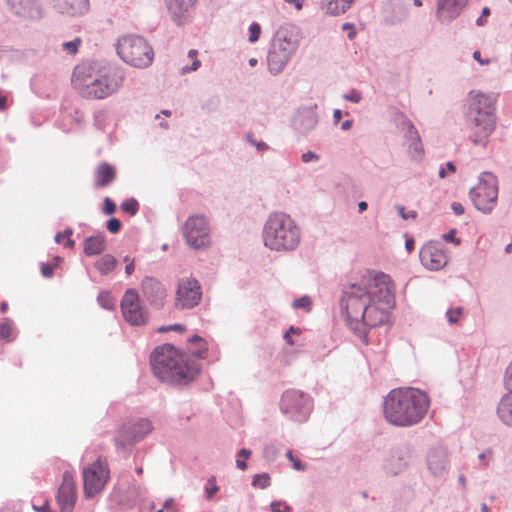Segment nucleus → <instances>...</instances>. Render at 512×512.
<instances>
[{
    "label": "nucleus",
    "mask_w": 512,
    "mask_h": 512,
    "mask_svg": "<svg viewBox=\"0 0 512 512\" xmlns=\"http://www.w3.org/2000/svg\"><path fill=\"white\" fill-rule=\"evenodd\" d=\"M394 302L389 276L367 272L358 281L343 286L340 307L348 328L367 345L368 330L388 321Z\"/></svg>",
    "instance_id": "f257e3e1"
},
{
    "label": "nucleus",
    "mask_w": 512,
    "mask_h": 512,
    "mask_svg": "<svg viewBox=\"0 0 512 512\" xmlns=\"http://www.w3.org/2000/svg\"><path fill=\"white\" fill-rule=\"evenodd\" d=\"M151 370L161 382L171 386H185L200 372L197 360L183 355L171 344L156 347L150 356Z\"/></svg>",
    "instance_id": "f03ea898"
},
{
    "label": "nucleus",
    "mask_w": 512,
    "mask_h": 512,
    "mask_svg": "<svg viewBox=\"0 0 512 512\" xmlns=\"http://www.w3.org/2000/svg\"><path fill=\"white\" fill-rule=\"evenodd\" d=\"M429 398L412 387L391 390L383 400L385 420L397 427H409L419 423L427 413Z\"/></svg>",
    "instance_id": "7ed1b4c3"
},
{
    "label": "nucleus",
    "mask_w": 512,
    "mask_h": 512,
    "mask_svg": "<svg viewBox=\"0 0 512 512\" xmlns=\"http://www.w3.org/2000/svg\"><path fill=\"white\" fill-rule=\"evenodd\" d=\"M496 96L480 91H470L463 105L465 127L469 140L475 146L485 147L496 125Z\"/></svg>",
    "instance_id": "20e7f679"
},
{
    "label": "nucleus",
    "mask_w": 512,
    "mask_h": 512,
    "mask_svg": "<svg viewBox=\"0 0 512 512\" xmlns=\"http://www.w3.org/2000/svg\"><path fill=\"white\" fill-rule=\"evenodd\" d=\"M124 78V73L117 68L97 71L92 66H77L72 75V83L83 96L103 99L115 93Z\"/></svg>",
    "instance_id": "39448f33"
},
{
    "label": "nucleus",
    "mask_w": 512,
    "mask_h": 512,
    "mask_svg": "<svg viewBox=\"0 0 512 512\" xmlns=\"http://www.w3.org/2000/svg\"><path fill=\"white\" fill-rule=\"evenodd\" d=\"M262 240L264 246L271 251L293 252L300 245L301 229L289 214L273 212L263 225Z\"/></svg>",
    "instance_id": "423d86ee"
},
{
    "label": "nucleus",
    "mask_w": 512,
    "mask_h": 512,
    "mask_svg": "<svg viewBox=\"0 0 512 512\" xmlns=\"http://www.w3.org/2000/svg\"><path fill=\"white\" fill-rule=\"evenodd\" d=\"M299 43V30L295 25L285 23L276 30L267 55L268 70L272 75H278L284 70Z\"/></svg>",
    "instance_id": "0eeeda50"
},
{
    "label": "nucleus",
    "mask_w": 512,
    "mask_h": 512,
    "mask_svg": "<svg viewBox=\"0 0 512 512\" xmlns=\"http://www.w3.org/2000/svg\"><path fill=\"white\" fill-rule=\"evenodd\" d=\"M118 56L127 64L136 68L149 67L154 59V51L147 40L139 35H124L117 41Z\"/></svg>",
    "instance_id": "6e6552de"
},
{
    "label": "nucleus",
    "mask_w": 512,
    "mask_h": 512,
    "mask_svg": "<svg viewBox=\"0 0 512 512\" xmlns=\"http://www.w3.org/2000/svg\"><path fill=\"white\" fill-rule=\"evenodd\" d=\"M475 208L484 214H490L498 200V179L491 172H483L478 184L469 191Z\"/></svg>",
    "instance_id": "1a4fd4ad"
},
{
    "label": "nucleus",
    "mask_w": 512,
    "mask_h": 512,
    "mask_svg": "<svg viewBox=\"0 0 512 512\" xmlns=\"http://www.w3.org/2000/svg\"><path fill=\"white\" fill-rule=\"evenodd\" d=\"M210 232L208 220L200 214L188 217L182 227V234L187 245L195 250L210 247L212 243Z\"/></svg>",
    "instance_id": "9d476101"
},
{
    "label": "nucleus",
    "mask_w": 512,
    "mask_h": 512,
    "mask_svg": "<svg viewBox=\"0 0 512 512\" xmlns=\"http://www.w3.org/2000/svg\"><path fill=\"white\" fill-rule=\"evenodd\" d=\"M312 399L308 394L299 390L285 391L281 398L280 408L291 420L305 422L312 410Z\"/></svg>",
    "instance_id": "9b49d317"
},
{
    "label": "nucleus",
    "mask_w": 512,
    "mask_h": 512,
    "mask_svg": "<svg viewBox=\"0 0 512 512\" xmlns=\"http://www.w3.org/2000/svg\"><path fill=\"white\" fill-rule=\"evenodd\" d=\"M202 298V289L199 281L193 277L178 280L176 289L175 307L177 309H192Z\"/></svg>",
    "instance_id": "f8f14e48"
},
{
    "label": "nucleus",
    "mask_w": 512,
    "mask_h": 512,
    "mask_svg": "<svg viewBox=\"0 0 512 512\" xmlns=\"http://www.w3.org/2000/svg\"><path fill=\"white\" fill-rule=\"evenodd\" d=\"M152 429V423L147 418H140L132 424L123 425L114 439L115 445L126 449L142 440Z\"/></svg>",
    "instance_id": "ddd939ff"
},
{
    "label": "nucleus",
    "mask_w": 512,
    "mask_h": 512,
    "mask_svg": "<svg viewBox=\"0 0 512 512\" xmlns=\"http://www.w3.org/2000/svg\"><path fill=\"white\" fill-rule=\"evenodd\" d=\"M124 319L134 326L146 324L148 320L147 311L140 304L139 294L135 289H127L120 303Z\"/></svg>",
    "instance_id": "4468645a"
},
{
    "label": "nucleus",
    "mask_w": 512,
    "mask_h": 512,
    "mask_svg": "<svg viewBox=\"0 0 512 512\" xmlns=\"http://www.w3.org/2000/svg\"><path fill=\"white\" fill-rule=\"evenodd\" d=\"M109 478L107 464L97 459L89 467L83 469L84 492L88 497L101 491Z\"/></svg>",
    "instance_id": "2eb2a0df"
},
{
    "label": "nucleus",
    "mask_w": 512,
    "mask_h": 512,
    "mask_svg": "<svg viewBox=\"0 0 512 512\" xmlns=\"http://www.w3.org/2000/svg\"><path fill=\"white\" fill-rule=\"evenodd\" d=\"M421 264L431 271H438L448 262L446 251L441 243L428 242L419 252Z\"/></svg>",
    "instance_id": "dca6fc26"
},
{
    "label": "nucleus",
    "mask_w": 512,
    "mask_h": 512,
    "mask_svg": "<svg viewBox=\"0 0 512 512\" xmlns=\"http://www.w3.org/2000/svg\"><path fill=\"white\" fill-rule=\"evenodd\" d=\"M9 12L25 21H38L44 11L40 0H6Z\"/></svg>",
    "instance_id": "f3484780"
},
{
    "label": "nucleus",
    "mask_w": 512,
    "mask_h": 512,
    "mask_svg": "<svg viewBox=\"0 0 512 512\" xmlns=\"http://www.w3.org/2000/svg\"><path fill=\"white\" fill-rule=\"evenodd\" d=\"M199 0H164L170 20L178 27L188 23Z\"/></svg>",
    "instance_id": "a211bd4d"
},
{
    "label": "nucleus",
    "mask_w": 512,
    "mask_h": 512,
    "mask_svg": "<svg viewBox=\"0 0 512 512\" xmlns=\"http://www.w3.org/2000/svg\"><path fill=\"white\" fill-rule=\"evenodd\" d=\"M469 0H436L435 16L443 25L451 24L468 5Z\"/></svg>",
    "instance_id": "6ab92c4d"
},
{
    "label": "nucleus",
    "mask_w": 512,
    "mask_h": 512,
    "mask_svg": "<svg viewBox=\"0 0 512 512\" xmlns=\"http://www.w3.org/2000/svg\"><path fill=\"white\" fill-rule=\"evenodd\" d=\"M426 465L434 478H443L449 467L446 448L441 445L433 446L427 453Z\"/></svg>",
    "instance_id": "aec40b11"
},
{
    "label": "nucleus",
    "mask_w": 512,
    "mask_h": 512,
    "mask_svg": "<svg viewBox=\"0 0 512 512\" xmlns=\"http://www.w3.org/2000/svg\"><path fill=\"white\" fill-rule=\"evenodd\" d=\"M141 289L146 300L153 307L160 309L164 306L166 289L156 278L146 276L141 282Z\"/></svg>",
    "instance_id": "412c9836"
},
{
    "label": "nucleus",
    "mask_w": 512,
    "mask_h": 512,
    "mask_svg": "<svg viewBox=\"0 0 512 512\" xmlns=\"http://www.w3.org/2000/svg\"><path fill=\"white\" fill-rule=\"evenodd\" d=\"M318 123V116L314 107H301L293 116V129L300 135L310 133Z\"/></svg>",
    "instance_id": "4be33fe9"
},
{
    "label": "nucleus",
    "mask_w": 512,
    "mask_h": 512,
    "mask_svg": "<svg viewBox=\"0 0 512 512\" xmlns=\"http://www.w3.org/2000/svg\"><path fill=\"white\" fill-rule=\"evenodd\" d=\"M76 501L73 475L69 471L63 473V482L59 487L57 502L61 512H71Z\"/></svg>",
    "instance_id": "5701e85b"
},
{
    "label": "nucleus",
    "mask_w": 512,
    "mask_h": 512,
    "mask_svg": "<svg viewBox=\"0 0 512 512\" xmlns=\"http://www.w3.org/2000/svg\"><path fill=\"white\" fill-rule=\"evenodd\" d=\"M53 8L64 15L79 16L89 9V0H51Z\"/></svg>",
    "instance_id": "b1692460"
},
{
    "label": "nucleus",
    "mask_w": 512,
    "mask_h": 512,
    "mask_svg": "<svg viewBox=\"0 0 512 512\" xmlns=\"http://www.w3.org/2000/svg\"><path fill=\"white\" fill-rule=\"evenodd\" d=\"M409 452L404 448H397L391 452L384 462V469L391 475H397L408 464Z\"/></svg>",
    "instance_id": "393cba45"
},
{
    "label": "nucleus",
    "mask_w": 512,
    "mask_h": 512,
    "mask_svg": "<svg viewBox=\"0 0 512 512\" xmlns=\"http://www.w3.org/2000/svg\"><path fill=\"white\" fill-rule=\"evenodd\" d=\"M116 177V171L114 166L106 162L100 163L94 172V185L96 188H102L109 186Z\"/></svg>",
    "instance_id": "a878e982"
},
{
    "label": "nucleus",
    "mask_w": 512,
    "mask_h": 512,
    "mask_svg": "<svg viewBox=\"0 0 512 512\" xmlns=\"http://www.w3.org/2000/svg\"><path fill=\"white\" fill-rule=\"evenodd\" d=\"M497 416L506 426L512 427V393L504 394L497 406Z\"/></svg>",
    "instance_id": "bb28decb"
},
{
    "label": "nucleus",
    "mask_w": 512,
    "mask_h": 512,
    "mask_svg": "<svg viewBox=\"0 0 512 512\" xmlns=\"http://www.w3.org/2000/svg\"><path fill=\"white\" fill-rule=\"evenodd\" d=\"M106 249V240L104 235L98 234L89 236L85 239L83 251L86 256H94L101 254Z\"/></svg>",
    "instance_id": "cd10ccee"
},
{
    "label": "nucleus",
    "mask_w": 512,
    "mask_h": 512,
    "mask_svg": "<svg viewBox=\"0 0 512 512\" xmlns=\"http://www.w3.org/2000/svg\"><path fill=\"white\" fill-rule=\"evenodd\" d=\"M354 2L355 0H321L326 13L333 16L344 14Z\"/></svg>",
    "instance_id": "c85d7f7f"
},
{
    "label": "nucleus",
    "mask_w": 512,
    "mask_h": 512,
    "mask_svg": "<svg viewBox=\"0 0 512 512\" xmlns=\"http://www.w3.org/2000/svg\"><path fill=\"white\" fill-rule=\"evenodd\" d=\"M117 265V259L111 254H105L95 262V268L102 274L112 272Z\"/></svg>",
    "instance_id": "c756f323"
},
{
    "label": "nucleus",
    "mask_w": 512,
    "mask_h": 512,
    "mask_svg": "<svg viewBox=\"0 0 512 512\" xmlns=\"http://www.w3.org/2000/svg\"><path fill=\"white\" fill-rule=\"evenodd\" d=\"M16 337V330L13 321L10 318L0 319V338L6 341H12Z\"/></svg>",
    "instance_id": "7c9ffc66"
},
{
    "label": "nucleus",
    "mask_w": 512,
    "mask_h": 512,
    "mask_svg": "<svg viewBox=\"0 0 512 512\" xmlns=\"http://www.w3.org/2000/svg\"><path fill=\"white\" fill-rule=\"evenodd\" d=\"M98 304L107 310H113L115 308V300L108 291H101L97 297Z\"/></svg>",
    "instance_id": "2f4dec72"
},
{
    "label": "nucleus",
    "mask_w": 512,
    "mask_h": 512,
    "mask_svg": "<svg viewBox=\"0 0 512 512\" xmlns=\"http://www.w3.org/2000/svg\"><path fill=\"white\" fill-rule=\"evenodd\" d=\"M188 342L191 345H199L200 348L198 350H191V354L196 357H203L204 353L207 351L206 343L204 339L198 335H193L188 339Z\"/></svg>",
    "instance_id": "473e14b6"
},
{
    "label": "nucleus",
    "mask_w": 512,
    "mask_h": 512,
    "mask_svg": "<svg viewBox=\"0 0 512 512\" xmlns=\"http://www.w3.org/2000/svg\"><path fill=\"white\" fill-rule=\"evenodd\" d=\"M403 128L405 129V137L410 141L412 139L418 140V137H420L416 127L414 124L408 119L404 118L402 121Z\"/></svg>",
    "instance_id": "72a5a7b5"
},
{
    "label": "nucleus",
    "mask_w": 512,
    "mask_h": 512,
    "mask_svg": "<svg viewBox=\"0 0 512 512\" xmlns=\"http://www.w3.org/2000/svg\"><path fill=\"white\" fill-rule=\"evenodd\" d=\"M252 452L249 449L242 448L237 452L236 467L245 471L247 469L246 460L251 456Z\"/></svg>",
    "instance_id": "f704fd0d"
},
{
    "label": "nucleus",
    "mask_w": 512,
    "mask_h": 512,
    "mask_svg": "<svg viewBox=\"0 0 512 512\" xmlns=\"http://www.w3.org/2000/svg\"><path fill=\"white\" fill-rule=\"evenodd\" d=\"M270 476L268 473L256 474L252 479V486L265 489L270 486Z\"/></svg>",
    "instance_id": "c9c22d12"
},
{
    "label": "nucleus",
    "mask_w": 512,
    "mask_h": 512,
    "mask_svg": "<svg viewBox=\"0 0 512 512\" xmlns=\"http://www.w3.org/2000/svg\"><path fill=\"white\" fill-rule=\"evenodd\" d=\"M121 209L130 214L131 216H134L137 214L139 210V203L136 199L130 198L121 203Z\"/></svg>",
    "instance_id": "e433bc0d"
},
{
    "label": "nucleus",
    "mask_w": 512,
    "mask_h": 512,
    "mask_svg": "<svg viewBox=\"0 0 512 512\" xmlns=\"http://www.w3.org/2000/svg\"><path fill=\"white\" fill-rule=\"evenodd\" d=\"M82 40L77 37L73 39L72 41H65L61 44V48L63 51H65L67 54L74 55L78 52V48L81 45Z\"/></svg>",
    "instance_id": "4c0bfd02"
},
{
    "label": "nucleus",
    "mask_w": 512,
    "mask_h": 512,
    "mask_svg": "<svg viewBox=\"0 0 512 512\" xmlns=\"http://www.w3.org/2000/svg\"><path fill=\"white\" fill-rule=\"evenodd\" d=\"M409 152L412 154V157L417 159V158H421L422 154H423V146H422V142H421V138L418 137V140H410V143H409Z\"/></svg>",
    "instance_id": "58836bf2"
},
{
    "label": "nucleus",
    "mask_w": 512,
    "mask_h": 512,
    "mask_svg": "<svg viewBox=\"0 0 512 512\" xmlns=\"http://www.w3.org/2000/svg\"><path fill=\"white\" fill-rule=\"evenodd\" d=\"M462 307L450 308L446 311V317L449 324H457L460 317L463 315Z\"/></svg>",
    "instance_id": "ea45409f"
},
{
    "label": "nucleus",
    "mask_w": 512,
    "mask_h": 512,
    "mask_svg": "<svg viewBox=\"0 0 512 512\" xmlns=\"http://www.w3.org/2000/svg\"><path fill=\"white\" fill-rule=\"evenodd\" d=\"M208 486L205 488L206 498L211 500L213 495L219 491V486L216 484V477L211 476L207 481Z\"/></svg>",
    "instance_id": "a19ab883"
},
{
    "label": "nucleus",
    "mask_w": 512,
    "mask_h": 512,
    "mask_svg": "<svg viewBox=\"0 0 512 512\" xmlns=\"http://www.w3.org/2000/svg\"><path fill=\"white\" fill-rule=\"evenodd\" d=\"M278 448L274 444H268L264 447L263 456L266 460L274 461L278 456Z\"/></svg>",
    "instance_id": "79ce46f5"
},
{
    "label": "nucleus",
    "mask_w": 512,
    "mask_h": 512,
    "mask_svg": "<svg viewBox=\"0 0 512 512\" xmlns=\"http://www.w3.org/2000/svg\"><path fill=\"white\" fill-rule=\"evenodd\" d=\"M503 384L505 389L512 393V361L509 363L505 370Z\"/></svg>",
    "instance_id": "37998d69"
},
{
    "label": "nucleus",
    "mask_w": 512,
    "mask_h": 512,
    "mask_svg": "<svg viewBox=\"0 0 512 512\" xmlns=\"http://www.w3.org/2000/svg\"><path fill=\"white\" fill-rule=\"evenodd\" d=\"M286 457L289 461L292 462L293 468L296 471H304L306 469V464H304L302 461L294 458L292 450H288L286 452Z\"/></svg>",
    "instance_id": "c03bdc74"
},
{
    "label": "nucleus",
    "mask_w": 512,
    "mask_h": 512,
    "mask_svg": "<svg viewBox=\"0 0 512 512\" xmlns=\"http://www.w3.org/2000/svg\"><path fill=\"white\" fill-rule=\"evenodd\" d=\"M260 33H261L260 25L258 23L253 22L249 26V41L251 43H255L259 39Z\"/></svg>",
    "instance_id": "a18cd8bd"
},
{
    "label": "nucleus",
    "mask_w": 512,
    "mask_h": 512,
    "mask_svg": "<svg viewBox=\"0 0 512 512\" xmlns=\"http://www.w3.org/2000/svg\"><path fill=\"white\" fill-rule=\"evenodd\" d=\"M271 512H290L291 507L287 505L285 502L281 501H272L270 504Z\"/></svg>",
    "instance_id": "49530a36"
},
{
    "label": "nucleus",
    "mask_w": 512,
    "mask_h": 512,
    "mask_svg": "<svg viewBox=\"0 0 512 512\" xmlns=\"http://www.w3.org/2000/svg\"><path fill=\"white\" fill-rule=\"evenodd\" d=\"M121 226V221L117 218H110L106 224L107 230L111 233H118L121 229Z\"/></svg>",
    "instance_id": "de8ad7c7"
},
{
    "label": "nucleus",
    "mask_w": 512,
    "mask_h": 512,
    "mask_svg": "<svg viewBox=\"0 0 512 512\" xmlns=\"http://www.w3.org/2000/svg\"><path fill=\"white\" fill-rule=\"evenodd\" d=\"M311 305V300L308 296H303L301 298H297L293 301V308L299 309V308H306L308 309Z\"/></svg>",
    "instance_id": "09e8293b"
},
{
    "label": "nucleus",
    "mask_w": 512,
    "mask_h": 512,
    "mask_svg": "<svg viewBox=\"0 0 512 512\" xmlns=\"http://www.w3.org/2000/svg\"><path fill=\"white\" fill-rule=\"evenodd\" d=\"M246 138H247V141H248L252 146H255V147H256V149H257L258 151H266V150H268V148H269V146H268V144H267V143L262 142V141H257V140H256V139H254V138L252 137V135H250V134H248V135L246 136Z\"/></svg>",
    "instance_id": "8fccbe9b"
},
{
    "label": "nucleus",
    "mask_w": 512,
    "mask_h": 512,
    "mask_svg": "<svg viewBox=\"0 0 512 512\" xmlns=\"http://www.w3.org/2000/svg\"><path fill=\"white\" fill-rule=\"evenodd\" d=\"M343 98L353 103H359L362 99V96L359 91L352 89L349 93L344 94Z\"/></svg>",
    "instance_id": "3c124183"
},
{
    "label": "nucleus",
    "mask_w": 512,
    "mask_h": 512,
    "mask_svg": "<svg viewBox=\"0 0 512 512\" xmlns=\"http://www.w3.org/2000/svg\"><path fill=\"white\" fill-rule=\"evenodd\" d=\"M116 211V205L115 203L109 198V197H106L104 199V207H103V212L106 214V215H112L114 214Z\"/></svg>",
    "instance_id": "603ef678"
},
{
    "label": "nucleus",
    "mask_w": 512,
    "mask_h": 512,
    "mask_svg": "<svg viewBox=\"0 0 512 512\" xmlns=\"http://www.w3.org/2000/svg\"><path fill=\"white\" fill-rule=\"evenodd\" d=\"M201 66V62L195 58L191 64V66H184L181 68L180 73L181 75L187 74L192 71H197Z\"/></svg>",
    "instance_id": "864d4df0"
},
{
    "label": "nucleus",
    "mask_w": 512,
    "mask_h": 512,
    "mask_svg": "<svg viewBox=\"0 0 512 512\" xmlns=\"http://www.w3.org/2000/svg\"><path fill=\"white\" fill-rule=\"evenodd\" d=\"M319 159H320V156L313 151H307V152L303 153L301 156V160L304 163H309L311 161H318Z\"/></svg>",
    "instance_id": "5fc2aeb1"
},
{
    "label": "nucleus",
    "mask_w": 512,
    "mask_h": 512,
    "mask_svg": "<svg viewBox=\"0 0 512 512\" xmlns=\"http://www.w3.org/2000/svg\"><path fill=\"white\" fill-rule=\"evenodd\" d=\"M490 15V9L488 7H484L482 9L481 15L476 20L477 26H484L486 23V18Z\"/></svg>",
    "instance_id": "6e6d98bb"
},
{
    "label": "nucleus",
    "mask_w": 512,
    "mask_h": 512,
    "mask_svg": "<svg viewBox=\"0 0 512 512\" xmlns=\"http://www.w3.org/2000/svg\"><path fill=\"white\" fill-rule=\"evenodd\" d=\"M342 30L343 31H347L348 32V39L352 40L356 37V30H355V27H354V24L352 23H344L342 25Z\"/></svg>",
    "instance_id": "4d7b16f0"
},
{
    "label": "nucleus",
    "mask_w": 512,
    "mask_h": 512,
    "mask_svg": "<svg viewBox=\"0 0 512 512\" xmlns=\"http://www.w3.org/2000/svg\"><path fill=\"white\" fill-rule=\"evenodd\" d=\"M455 234H456V230L455 229H452L450 230L448 233H445L443 235V239L448 241V242H452L454 243L455 245H459L460 244V239L459 238H456L455 237Z\"/></svg>",
    "instance_id": "13d9d810"
},
{
    "label": "nucleus",
    "mask_w": 512,
    "mask_h": 512,
    "mask_svg": "<svg viewBox=\"0 0 512 512\" xmlns=\"http://www.w3.org/2000/svg\"><path fill=\"white\" fill-rule=\"evenodd\" d=\"M163 509L166 510L167 512H177V509H176V506L174 503V499L173 498L166 499L163 504Z\"/></svg>",
    "instance_id": "bf43d9fd"
},
{
    "label": "nucleus",
    "mask_w": 512,
    "mask_h": 512,
    "mask_svg": "<svg viewBox=\"0 0 512 512\" xmlns=\"http://www.w3.org/2000/svg\"><path fill=\"white\" fill-rule=\"evenodd\" d=\"M41 273L43 277L50 278L53 275V266L49 264H43L41 267Z\"/></svg>",
    "instance_id": "052dcab7"
},
{
    "label": "nucleus",
    "mask_w": 512,
    "mask_h": 512,
    "mask_svg": "<svg viewBox=\"0 0 512 512\" xmlns=\"http://www.w3.org/2000/svg\"><path fill=\"white\" fill-rule=\"evenodd\" d=\"M451 209L456 215H462L465 211L463 205L459 202H453L451 204Z\"/></svg>",
    "instance_id": "680f3d73"
},
{
    "label": "nucleus",
    "mask_w": 512,
    "mask_h": 512,
    "mask_svg": "<svg viewBox=\"0 0 512 512\" xmlns=\"http://www.w3.org/2000/svg\"><path fill=\"white\" fill-rule=\"evenodd\" d=\"M298 332H299L298 328H294L293 326H291L289 328V330L284 334V339L286 340L287 343L293 344V341L291 339L292 333L295 334V333H298Z\"/></svg>",
    "instance_id": "e2e57ef3"
},
{
    "label": "nucleus",
    "mask_w": 512,
    "mask_h": 512,
    "mask_svg": "<svg viewBox=\"0 0 512 512\" xmlns=\"http://www.w3.org/2000/svg\"><path fill=\"white\" fill-rule=\"evenodd\" d=\"M399 214L403 219H408L409 217H415L416 213L414 211H410L408 214L405 212L404 207H398Z\"/></svg>",
    "instance_id": "0e129e2a"
},
{
    "label": "nucleus",
    "mask_w": 512,
    "mask_h": 512,
    "mask_svg": "<svg viewBox=\"0 0 512 512\" xmlns=\"http://www.w3.org/2000/svg\"><path fill=\"white\" fill-rule=\"evenodd\" d=\"M284 2L293 5L297 10H301L304 4V0H284Z\"/></svg>",
    "instance_id": "69168bd1"
},
{
    "label": "nucleus",
    "mask_w": 512,
    "mask_h": 512,
    "mask_svg": "<svg viewBox=\"0 0 512 512\" xmlns=\"http://www.w3.org/2000/svg\"><path fill=\"white\" fill-rule=\"evenodd\" d=\"M473 58H474L477 62H479L481 65L487 64V63L489 62V60H483V59L481 58V53H480V51H478V50L474 51V53H473Z\"/></svg>",
    "instance_id": "338daca9"
},
{
    "label": "nucleus",
    "mask_w": 512,
    "mask_h": 512,
    "mask_svg": "<svg viewBox=\"0 0 512 512\" xmlns=\"http://www.w3.org/2000/svg\"><path fill=\"white\" fill-rule=\"evenodd\" d=\"M341 117H342L341 110L335 109L334 112H333V122H334V124H338V122L340 121Z\"/></svg>",
    "instance_id": "774afa93"
}]
</instances>
